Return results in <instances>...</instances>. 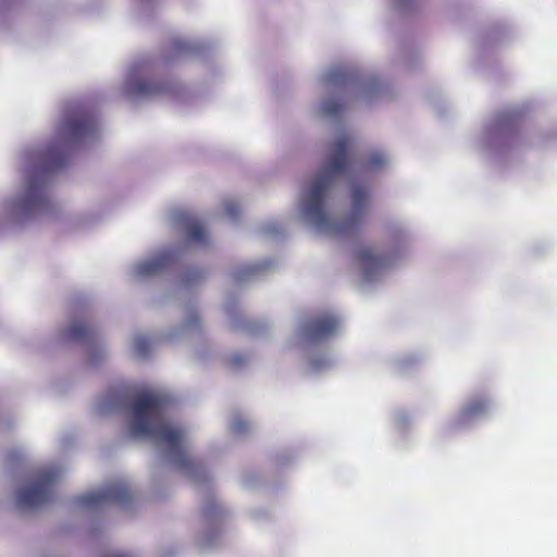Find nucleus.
Listing matches in <instances>:
<instances>
[{
	"mask_svg": "<svg viewBox=\"0 0 557 557\" xmlns=\"http://www.w3.org/2000/svg\"><path fill=\"white\" fill-rule=\"evenodd\" d=\"M351 139L343 134L333 144L332 153L325 162L324 170L313 181L306 197L304 213L319 232L334 237H352L357 235L364 223L368 194L361 186L352 189L351 210L339 221L331 220L324 211V198L336 175L349 171L352 158L349 152Z\"/></svg>",
	"mask_w": 557,
	"mask_h": 557,
	"instance_id": "nucleus-1",
	"label": "nucleus"
},
{
	"mask_svg": "<svg viewBox=\"0 0 557 557\" xmlns=\"http://www.w3.org/2000/svg\"><path fill=\"white\" fill-rule=\"evenodd\" d=\"M168 398L151 394H137L131 403L133 422L131 432L134 436H148L168 446L174 463L188 472H198L201 465L191 458L183 446L184 433L171 428L165 419Z\"/></svg>",
	"mask_w": 557,
	"mask_h": 557,
	"instance_id": "nucleus-2",
	"label": "nucleus"
},
{
	"mask_svg": "<svg viewBox=\"0 0 557 557\" xmlns=\"http://www.w3.org/2000/svg\"><path fill=\"white\" fill-rule=\"evenodd\" d=\"M60 476V471L57 469H44L36 474L35 481L21 488L17 492L18 507L35 508L50 498L51 490Z\"/></svg>",
	"mask_w": 557,
	"mask_h": 557,
	"instance_id": "nucleus-3",
	"label": "nucleus"
},
{
	"mask_svg": "<svg viewBox=\"0 0 557 557\" xmlns=\"http://www.w3.org/2000/svg\"><path fill=\"white\" fill-rule=\"evenodd\" d=\"M98 123L95 114L85 108H75L64 120L62 133L66 141H76L96 135Z\"/></svg>",
	"mask_w": 557,
	"mask_h": 557,
	"instance_id": "nucleus-4",
	"label": "nucleus"
},
{
	"mask_svg": "<svg viewBox=\"0 0 557 557\" xmlns=\"http://www.w3.org/2000/svg\"><path fill=\"white\" fill-rule=\"evenodd\" d=\"M132 497L128 485L125 482L119 481L102 490L85 493L77 500L84 507H97L107 503L126 505Z\"/></svg>",
	"mask_w": 557,
	"mask_h": 557,
	"instance_id": "nucleus-5",
	"label": "nucleus"
},
{
	"mask_svg": "<svg viewBox=\"0 0 557 557\" xmlns=\"http://www.w3.org/2000/svg\"><path fill=\"white\" fill-rule=\"evenodd\" d=\"M51 207L50 199L46 195L45 184L41 180L33 178L29 182L25 195L15 203V209L21 215L32 216L47 211Z\"/></svg>",
	"mask_w": 557,
	"mask_h": 557,
	"instance_id": "nucleus-6",
	"label": "nucleus"
},
{
	"mask_svg": "<svg viewBox=\"0 0 557 557\" xmlns=\"http://www.w3.org/2000/svg\"><path fill=\"white\" fill-rule=\"evenodd\" d=\"M338 324V319L334 315L326 314L317 317L305 325L306 337L310 342H318L334 334Z\"/></svg>",
	"mask_w": 557,
	"mask_h": 557,
	"instance_id": "nucleus-7",
	"label": "nucleus"
},
{
	"mask_svg": "<svg viewBox=\"0 0 557 557\" xmlns=\"http://www.w3.org/2000/svg\"><path fill=\"white\" fill-rule=\"evenodd\" d=\"M64 338L71 343L89 345L95 343L97 332L88 319L76 318L64 332Z\"/></svg>",
	"mask_w": 557,
	"mask_h": 557,
	"instance_id": "nucleus-8",
	"label": "nucleus"
},
{
	"mask_svg": "<svg viewBox=\"0 0 557 557\" xmlns=\"http://www.w3.org/2000/svg\"><path fill=\"white\" fill-rule=\"evenodd\" d=\"M175 261V251L165 250L152 259L144 261L136 267V274L140 277H152L159 275L163 270L170 268Z\"/></svg>",
	"mask_w": 557,
	"mask_h": 557,
	"instance_id": "nucleus-9",
	"label": "nucleus"
},
{
	"mask_svg": "<svg viewBox=\"0 0 557 557\" xmlns=\"http://www.w3.org/2000/svg\"><path fill=\"white\" fill-rule=\"evenodd\" d=\"M358 260L361 263L364 275L370 278L387 264V258L373 253L371 248H362L358 252Z\"/></svg>",
	"mask_w": 557,
	"mask_h": 557,
	"instance_id": "nucleus-10",
	"label": "nucleus"
},
{
	"mask_svg": "<svg viewBox=\"0 0 557 557\" xmlns=\"http://www.w3.org/2000/svg\"><path fill=\"white\" fill-rule=\"evenodd\" d=\"M169 86L164 83H154L148 81H134L128 86V91L135 97H153L164 94Z\"/></svg>",
	"mask_w": 557,
	"mask_h": 557,
	"instance_id": "nucleus-11",
	"label": "nucleus"
},
{
	"mask_svg": "<svg viewBox=\"0 0 557 557\" xmlns=\"http://www.w3.org/2000/svg\"><path fill=\"white\" fill-rule=\"evenodd\" d=\"M487 410V404L483 399H474L466 405L461 411L457 420L455 421V426H462L470 422L471 420L483 416Z\"/></svg>",
	"mask_w": 557,
	"mask_h": 557,
	"instance_id": "nucleus-12",
	"label": "nucleus"
},
{
	"mask_svg": "<svg viewBox=\"0 0 557 557\" xmlns=\"http://www.w3.org/2000/svg\"><path fill=\"white\" fill-rule=\"evenodd\" d=\"M177 221H184L187 219L186 235L187 238L194 243L203 244L207 239V234L203 226L194 220L188 219L187 214L180 213L176 216Z\"/></svg>",
	"mask_w": 557,
	"mask_h": 557,
	"instance_id": "nucleus-13",
	"label": "nucleus"
},
{
	"mask_svg": "<svg viewBox=\"0 0 557 557\" xmlns=\"http://www.w3.org/2000/svg\"><path fill=\"white\" fill-rule=\"evenodd\" d=\"M49 153L50 157L45 163L46 171H53L65 165L66 154L63 151L54 152L53 150H50Z\"/></svg>",
	"mask_w": 557,
	"mask_h": 557,
	"instance_id": "nucleus-14",
	"label": "nucleus"
},
{
	"mask_svg": "<svg viewBox=\"0 0 557 557\" xmlns=\"http://www.w3.org/2000/svg\"><path fill=\"white\" fill-rule=\"evenodd\" d=\"M344 110L343 103L335 99H329L323 103L322 111L329 117H337Z\"/></svg>",
	"mask_w": 557,
	"mask_h": 557,
	"instance_id": "nucleus-15",
	"label": "nucleus"
},
{
	"mask_svg": "<svg viewBox=\"0 0 557 557\" xmlns=\"http://www.w3.org/2000/svg\"><path fill=\"white\" fill-rule=\"evenodd\" d=\"M385 162H386L385 154L381 151H374L369 156L367 162L363 164V168L367 170L376 169V168L383 165Z\"/></svg>",
	"mask_w": 557,
	"mask_h": 557,
	"instance_id": "nucleus-16",
	"label": "nucleus"
},
{
	"mask_svg": "<svg viewBox=\"0 0 557 557\" xmlns=\"http://www.w3.org/2000/svg\"><path fill=\"white\" fill-rule=\"evenodd\" d=\"M259 270H260V265H248V267H245L244 269L236 271L234 276L238 281L245 280V278H248V277L252 276L253 274H256Z\"/></svg>",
	"mask_w": 557,
	"mask_h": 557,
	"instance_id": "nucleus-17",
	"label": "nucleus"
},
{
	"mask_svg": "<svg viewBox=\"0 0 557 557\" xmlns=\"http://www.w3.org/2000/svg\"><path fill=\"white\" fill-rule=\"evenodd\" d=\"M203 515L209 520L214 517H220L222 515V510L214 500H211L207 504Z\"/></svg>",
	"mask_w": 557,
	"mask_h": 557,
	"instance_id": "nucleus-18",
	"label": "nucleus"
},
{
	"mask_svg": "<svg viewBox=\"0 0 557 557\" xmlns=\"http://www.w3.org/2000/svg\"><path fill=\"white\" fill-rule=\"evenodd\" d=\"M149 345H150L149 339L144 336H138L135 339V349H136L137 354L140 356H144L148 352Z\"/></svg>",
	"mask_w": 557,
	"mask_h": 557,
	"instance_id": "nucleus-19",
	"label": "nucleus"
},
{
	"mask_svg": "<svg viewBox=\"0 0 557 557\" xmlns=\"http://www.w3.org/2000/svg\"><path fill=\"white\" fill-rule=\"evenodd\" d=\"M224 211L226 215L231 219H237L240 213V208L235 201H227L224 205Z\"/></svg>",
	"mask_w": 557,
	"mask_h": 557,
	"instance_id": "nucleus-20",
	"label": "nucleus"
},
{
	"mask_svg": "<svg viewBox=\"0 0 557 557\" xmlns=\"http://www.w3.org/2000/svg\"><path fill=\"white\" fill-rule=\"evenodd\" d=\"M232 432L235 434H243L248 431L249 423L243 419H234L231 425Z\"/></svg>",
	"mask_w": 557,
	"mask_h": 557,
	"instance_id": "nucleus-21",
	"label": "nucleus"
},
{
	"mask_svg": "<svg viewBox=\"0 0 557 557\" xmlns=\"http://www.w3.org/2000/svg\"><path fill=\"white\" fill-rule=\"evenodd\" d=\"M201 277H202L201 272L198 271V270H194V271H188L184 275L183 281L186 282V283H193V282L199 281Z\"/></svg>",
	"mask_w": 557,
	"mask_h": 557,
	"instance_id": "nucleus-22",
	"label": "nucleus"
},
{
	"mask_svg": "<svg viewBox=\"0 0 557 557\" xmlns=\"http://www.w3.org/2000/svg\"><path fill=\"white\" fill-rule=\"evenodd\" d=\"M245 360H246L245 356L238 354V355H234L233 357H231L228 360V363L231 367L237 368V367L242 366L245 362Z\"/></svg>",
	"mask_w": 557,
	"mask_h": 557,
	"instance_id": "nucleus-23",
	"label": "nucleus"
},
{
	"mask_svg": "<svg viewBox=\"0 0 557 557\" xmlns=\"http://www.w3.org/2000/svg\"><path fill=\"white\" fill-rule=\"evenodd\" d=\"M199 323V317L197 313H193L186 321H185V325L187 327H190V326H196L198 325Z\"/></svg>",
	"mask_w": 557,
	"mask_h": 557,
	"instance_id": "nucleus-24",
	"label": "nucleus"
},
{
	"mask_svg": "<svg viewBox=\"0 0 557 557\" xmlns=\"http://www.w3.org/2000/svg\"><path fill=\"white\" fill-rule=\"evenodd\" d=\"M110 557H129V556L127 554H124V553H119V554H113Z\"/></svg>",
	"mask_w": 557,
	"mask_h": 557,
	"instance_id": "nucleus-25",
	"label": "nucleus"
},
{
	"mask_svg": "<svg viewBox=\"0 0 557 557\" xmlns=\"http://www.w3.org/2000/svg\"><path fill=\"white\" fill-rule=\"evenodd\" d=\"M330 78H331L332 81H335V79H336V74H335V73L331 74Z\"/></svg>",
	"mask_w": 557,
	"mask_h": 557,
	"instance_id": "nucleus-26",
	"label": "nucleus"
}]
</instances>
